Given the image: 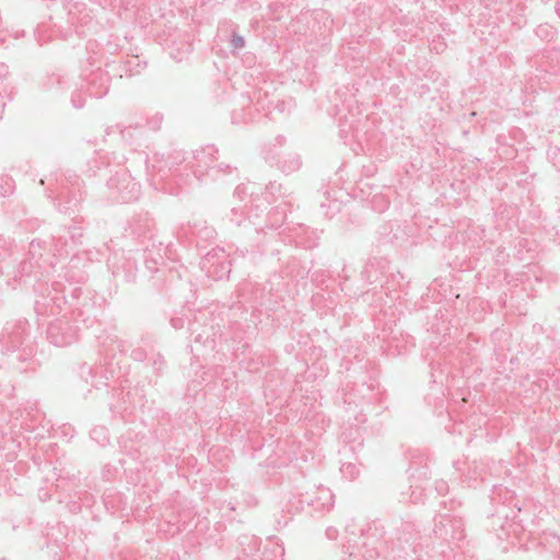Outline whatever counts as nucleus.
Instances as JSON below:
<instances>
[{
    "mask_svg": "<svg viewBox=\"0 0 560 560\" xmlns=\"http://www.w3.org/2000/svg\"><path fill=\"white\" fill-rule=\"evenodd\" d=\"M47 338L52 345L65 347L77 340V330L68 320L56 319L47 328Z\"/></svg>",
    "mask_w": 560,
    "mask_h": 560,
    "instance_id": "obj_2",
    "label": "nucleus"
},
{
    "mask_svg": "<svg viewBox=\"0 0 560 560\" xmlns=\"http://www.w3.org/2000/svg\"><path fill=\"white\" fill-rule=\"evenodd\" d=\"M218 168H219L220 172H223V173L231 172V166L229 164L221 163V164L218 165Z\"/></svg>",
    "mask_w": 560,
    "mask_h": 560,
    "instance_id": "obj_11",
    "label": "nucleus"
},
{
    "mask_svg": "<svg viewBox=\"0 0 560 560\" xmlns=\"http://www.w3.org/2000/svg\"><path fill=\"white\" fill-rule=\"evenodd\" d=\"M337 534H338V532L334 527H328L326 530V535L329 539H335L337 537Z\"/></svg>",
    "mask_w": 560,
    "mask_h": 560,
    "instance_id": "obj_8",
    "label": "nucleus"
},
{
    "mask_svg": "<svg viewBox=\"0 0 560 560\" xmlns=\"http://www.w3.org/2000/svg\"><path fill=\"white\" fill-rule=\"evenodd\" d=\"M241 191H242V188L238 186V187L236 188V194H240Z\"/></svg>",
    "mask_w": 560,
    "mask_h": 560,
    "instance_id": "obj_17",
    "label": "nucleus"
},
{
    "mask_svg": "<svg viewBox=\"0 0 560 560\" xmlns=\"http://www.w3.org/2000/svg\"><path fill=\"white\" fill-rule=\"evenodd\" d=\"M322 493L324 498L328 501V505L331 506L332 503L330 501L332 500V493L328 489L323 490Z\"/></svg>",
    "mask_w": 560,
    "mask_h": 560,
    "instance_id": "obj_9",
    "label": "nucleus"
},
{
    "mask_svg": "<svg viewBox=\"0 0 560 560\" xmlns=\"http://www.w3.org/2000/svg\"><path fill=\"white\" fill-rule=\"evenodd\" d=\"M71 102L75 108H82L85 104V96L81 91H77L72 94Z\"/></svg>",
    "mask_w": 560,
    "mask_h": 560,
    "instance_id": "obj_4",
    "label": "nucleus"
},
{
    "mask_svg": "<svg viewBox=\"0 0 560 560\" xmlns=\"http://www.w3.org/2000/svg\"><path fill=\"white\" fill-rule=\"evenodd\" d=\"M556 10H557L558 15L560 16V0L557 2Z\"/></svg>",
    "mask_w": 560,
    "mask_h": 560,
    "instance_id": "obj_14",
    "label": "nucleus"
},
{
    "mask_svg": "<svg viewBox=\"0 0 560 560\" xmlns=\"http://www.w3.org/2000/svg\"><path fill=\"white\" fill-rule=\"evenodd\" d=\"M218 150L213 145H208L195 154L198 167H211V164L217 160L215 153Z\"/></svg>",
    "mask_w": 560,
    "mask_h": 560,
    "instance_id": "obj_3",
    "label": "nucleus"
},
{
    "mask_svg": "<svg viewBox=\"0 0 560 560\" xmlns=\"http://www.w3.org/2000/svg\"><path fill=\"white\" fill-rule=\"evenodd\" d=\"M107 93V89L104 91V92H100V93H95V96L96 97H102L103 95H105Z\"/></svg>",
    "mask_w": 560,
    "mask_h": 560,
    "instance_id": "obj_12",
    "label": "nucleus"
},
{
    "mask_svg": "<svg viewBox=\"0 0 560 560\" xmlns=\"http://www.w3.org/2000/svg\"><path fill=\"white\" fill-rule=\"evenodd\" d=\"M231 221L235 222L236 224H240L241 223V220L240 219H236V218H231Z\"/></svg>",
    "mask_w": 560,
    "mask_h": 560,
    "instance_id": "obj_15",
    "label": "nucleus"
},
{
    "mask_svg": "<svg viewBox=\"0 0 560 560\" xmlns=\"http://www.w3.org/2000/svg\"><path fill=\"white\" fill-rule=\"evenodd\" d=\"M91 436L93 439L102 438V442L105 443L108 441L106 435V430L104 428H95L91 431Z\"/></svg>",
    "mask_w": 560,
    "mask_h": 560,
    "instance_id": "obj_6",
    "label": "nucleus"
},
{
    "mask_svg": "<svg viewBox=\"0 0 560 560\" xmlns=\"http://www.w3.org/2000/svg\"><path fill=\"white\" fill-rule=\"evenodd\" d=\"M113 198L118 202H131L139 198L140 184L126 171L117 172L108 180Z\"/></svg>",
    "mask_w": 560,
    "mask_h": 560,
    "instance_id": "obj_1",
    "label": "nucleus"
},
{
    "mask_svg": "<svg viewBox=\"0 0 560 560\" xmlns=\"http://www.w3.org/2000/svg\"><path fill=\"white\" fill-rule=\"evenodd\" d=\"M231 213H232L233 215H236V214H237V209H236V208H233V209L231 210Z\"/></svg>",
    "mask_w": 560,
    "mask_h": 560,
    "instance_id": "obj_16",
    "label": "nucleus"
},
{
    "mask_svg": "<svg viewBox=\"0 0 560 560\" xmlns=\"http://www.w3.org/2000/svg\"><path fill=\"white\" fill-rule=\"evenodd\" d=\"M22 272L27 273L31 272L32 264L27 261H23L21 264Z\"/></svg>",
    "mask_w": 560,
    "mask_h": 560,
    "instance_id": "obj_10",
    "label": "nucleus"
},
{
    "mask_svg": "<svg viewBox=\"0 0 560 560\" xmlns=\"http://www.w3.org/2000/svg\"><path fill=\"white\" fill-rule=\"evenodd\" d=\"M231 46L233 49H241L245 46V39L243 36L233 33L232 39H231Z\"/></svg>",
    "mask_w": 560,
    "mask_h": 560,
    "instance_id": "obj_5",
    "label": "nucleus"
},
{
    "mask_svg": "<svg viewBox=\"0 0 560 560\" xmlns=\"http://www.w3.org/2000/svg\"><path fill=\"white\" fill-rule=\"evenodd\" d=\"M34 249H35V242L33 241L31 243V253H32V255H34Z\"/></svg>",
    "mask_w": 560,
    "mask_h": 560,
    "instance_id": "obj_13",
    "label": "nucleus"
},
{
    "mask_svg": "<svg viewBox=\"0 0 560 560\" xmlns=\"http://www.w3.org/2000/svg\"><path fill=\"white\" fill-rule=\"evenodd\" d=\"M341 470H342L343 474H348L349 472L352 478H354L355 476L359 475V470L352 464L343 465Z\"/></svg>",
    "mask_w": 560,
    "mask_h": 560,
    "instance_id": "obj_7",
    "label": "nucleus"
}]
</instances>
